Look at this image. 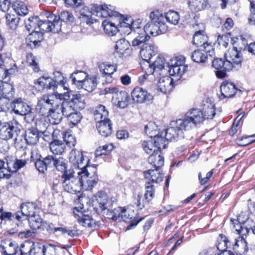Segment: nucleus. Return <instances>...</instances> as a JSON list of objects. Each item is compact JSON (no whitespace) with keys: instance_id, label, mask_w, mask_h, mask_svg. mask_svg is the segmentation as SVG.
Here are the masks:
<instances>
[{"instance_id":"nucleus-1","label":"nucleus","mask_w":255,"mask_h":255,"mask_svg":"<svg viewBox=\"0 0 255 255\" xmlns=\"http://www.w3.org/2000/svg\"><path fill=\"white\" fill-rule=\"evenodd\" d=\"M59 87L63 88L65 91L63 93L56 91L57 106L55 109V114L53 115L55 119L53 122L52 120V125H58L62 120L63 116L67 117L74 112V110L83 109L86 105L84 97L70 90L66 81H62Z\"/></svg>"},{"instance_id":"nucleus-2","label":"nucleus","mask_w":255,"mask_h":255,"mask_svg":"<svg viewBox=\"0 0 255 255\" xmlns=\"http://www.w3.org/2000/svg\"><path fill=\"white\" fill-rule=\"evenodd\" d=\"M206 120L203 112L200 109H192L189 111L183 119H178L171 122V128L169 129L171 135L177 134L180 137H184L186 133L202 124Z\"/></svg>"},{"instance_id":"nucleus-3","label":"nucleus","mask_w":255,"mask_h":255,"mask_svg":"<svg viewBox=\"0 0 255 255\" xmlns=\"http://www.w3.org/2000/svg\"><path fill=\"white\" fill-rule=\"evenodd\" d=\"M150 23L144 26V30H141L139 36L133 39L131 44L133 46L139 45L150 38L149 34L152 36L164 33L167 30V26L164 22V16L159 11L151 12L150 14Z\"/></svg>"},{"instance_id":"nucleus-4","label":"nucleus","mask_w":255,"mask_h":255,"mask_svg":"<svg viewBox=\"0 0 255 255\" xmlns=\"http://www.w3.org/2000/svg\"><path fill=\"white\" fill-rule=\"evenodd\" d=\"M41 17L46 18L42 19L38 16L31 17L25 22V27L27 31H40L58 33L61 30V24L57 20V16L50 12H44Z\"/></svg>"},{"instance_id":"nucleus-5","label":"nucleus","mask_w":255,"mask_h":255,"mask_svg":"<svg viewBox=\"0 0 255 255\" xmlns=\"http://www.w3.org/2000/svg\"><path fill=\"white\" fill-rule=\"evenodd\" d=\"M94 167H90L87 169L79 170L69 169L65 171L62 176L63 186L65 191L70 193H76L81 190V175L89 174L88 172L94 171Z\"/></svg>"},{"instance_id":"nucleus-6","label":"nucleus","mask_w":255,"mask_h":255,"mask_svg":"<svg viewBox=\"0 0 255 255\" xmlns=\"http://www.w3.org/2000/svg\"><path fill=\"white\" fill-rule=\"evenodd\" d=\"M81 17L88 24H92L97 21L94 16L98 17H107L109 15H117L113 6L107 4H94L91 7H83L80 11Z\"/></svg>"},{"instance_id":"nucleus-7","label":"nucleus","mask_w":255,"mask_h":255,"mask_svg":"<svg viewBox=\"0 0 255 255\" xmlns=\"http://www.w3.org/2000/svg\"><path fill=\"white\" fill-rule=\"evenodd\" d=\"M57 98L56 91L54 94H44L38 99L36 106V111L41 116L49 117V122L52 124V120L54 121L53 115L55 114Z\"/></svg>"},{"instance_id":"nucleus-8","label":"nucleus","mask_w":255,"mask_h":255,"mask_svg":"<svg viewBox=\"0 0 255 255\" xmlns=\"http://www.w3.org/2000/svg\"><path fill=\"white\" fill-rule=\"evenodd\" d=\"M153 125L149 124L148 126L145 127V130L146 133L150 137H153V139L152 140L154 145V152L160 151L161 148L164 149L166 148L167 144H168V140H172L176 139H181L184 138L183 137H180L177 134L171 135L169 134V129L171 128V127L167 129H165L162 131L160 133L155 134L156 132V130L151 131Z\"/></svg>"},{"instance_id":"nucleus-9","label":"nucleus","mask_w":255,"mask_h":255,"mask_svg":"<svg viewBox=\"0 0 255 255\" xmlns=\"http://www.w3.org/2000/svg\"><path fill=\"white\" fill-rule=\"evenodd\" d=\"M11 104L14 114L24 116L25 120L28 122L34 120L35 116L31 107L24 102L21 98L14 100Z\"/></svg>"},{"instance_id":"nucleus-10","label":"nucleus","mask_w":255,"mask_h":255,"mask_svg":"<svg viewBox=\"0 0 255 255\" xmlns=\"http://www.w3.org/2000/svg\"><path fill=\"white\" fill-rule=\"evenodd\" d=\"M168 71L171 76L180 79L186 70L187 66L185 64L183 57H177L171 59L168 63Z\"/></svg>"},{"instance_id":"nucleus-11","label":"nucleus","mask_w":255,"mask_h":255,"mask_svg":"<svg viewBox=\"0 0 255 255\" xmlns=\"http://www.w3.org/2000/svg\"><path fill=\"white\" fill-rule=\"evenodd\" d=\"M47 123L40 121L37 125V128H29L25 131V140L28 144H35L39 140V133L41 132L46 135Z\"/></svg>"},{"instance_id":"nucleus-12","label":"nucleus","mask_w":255,"mask_h":255,"mask_svg":"<svg viewBox=\"0 0 255 255\" xmlns=\"http://www.w3.org/2000/svg\"><path fill=\"white\" fill-rule=\"evenodd\" d=\"M241 51L238 49L237 47L233 46L230 48L224 54L225 60L227 61V67L228 68H238L240 67L243 60V57Z\"/></svg>"},{"instance_id":"nucleus-13","label":"nucleus","mask_w":255,"mask_h":255,"mask_svg":"<svg viewBox=\"0 0 255 255\" xmlns=\"http://www.w3.org/2000/svg\"><path fill=\"white\" fill-rule=\"evenodd\" d=\"M69 162L75 167V170H85L89 168L91 166L88 165L87 162L89 160H87L85 162L83 154L81 151L73 149L69 153Z\"/></svg>"},{"instance_id":"nucleus-14","label":"nucleus","mask_w":255,"mask_h":255,"mask_svg":"<svg viewBox=\"0 0 255 255\" xmlns=\"http://www.w3.org/2000/svg\"><path fill=\"white\" fill-rule=\"evenodd\" d=\"M19 125L16 122H11L3 126L0 129V138L7 141L20 133Z\"/></svg>"},{"instance_id":"nucleus-15","label":"nucleus","mask_w":255,"mask_h":255,"mask_svg":"<svg viewBox=\"0 0 255 255\" xmlns=\"http://www.w3.org/2000/svg\"><path fill=\"white\" fill-rule=\"evenodd\" d=\"M57 74L59 75L62 78V79L60 80L59 82L54 80L51 77L42 76L37 80L35 84H38V86L42 89H50L53 88V89H56V90H54V92L56 91L59 92H61L62 89H63V88L59 87V84L62 81H65L63 79V77L60 73L57 72Z\"/></svg>"},{"instance_id":"nucleus-16","label":"nucleus","mask_w":255,"mask_h":255,"mask_svg":"<svg viewBox=\"0 0 255 255\" xmlns=\"http://www.w3.org/2000/svg\"><path fill=\"white\" fill-rule=\"evenodd\" d=\"M45 252L44 246L38 243L26 242L20 247L21 255H40L42 252L44 255Z\"/></svg>"},{"instance_id":"nucleus-17","label":"nucleus","mask_w":255,"mask_h":255,"mask_svg":"<svg viewBox=\"0 0 255 255\" xmlns=\"http://www.w3.org/2000/svg\"><path fill=\"white\" fill-rule=\"evenodd\" d=\"M21 212H18L14 214L15 219L19 221L22 216L31 217L38 214L39 208L33 203H23L20 206Z\"/></svg>"},{"instance_id":"nucleus-18","label":"nucleus","mask_w":255,"mask_h":255,"mask_svg":"<svg viewBox=\"0 0 255 255\" xmlns=\"http://www.w3.org/2000/svg\"><path fill=\"white\" fill-rule=\"evenodd\" d=\"M193 44L206 49L207 52L212 53L213 46L208 42V37L203 30L196 32L193 36Z\"/></svg>"},{"instance_id":"nucleus-19","label":"nucleus","mask_w":255,"mask_h":255,"mask_svg":"<svg viewBox=\"0 0 255 255\" xmlns=\"http://www.w3.org/2000/svg\"><path fill=\"white\" fill-rule=\"evenodd\" d=\"M131 96L133 101L137 103H149L153 99L152 95L139 87L133 89L131 93Z\"/></svg>"},{"instance_id":"nucleus-20","label":"nucleus","mask_w":255,"mask_h":255,"mask_svg":"<svg viewBox=\"0 0 255 255\" xmlns=\"http://www.w3.org/2000/svg\"><path fill=\"white\" fill-rule=\"evenodd\" d=\"M148 39L143 42L139 45L133 46L132 45L133 47H140V55L142 59L145 61L144 62H149L148 60L153 56H154L157 52V49L153 44L146 42Z\"/></svg>"},{"instance_id":"nucleus-21","label":"nucleus","mask_w":255,"mask_h":255,"mask_svg":"<svg viewBox=\"0 0 255 255\" xmlns=\"http://www.w3.org/2000/svg\"><path fill=\"white\" fill-rule=\"evenodd\" d=\"M97 169L95 167L94 171L88 172L89 174H83L81 175V189L90 190L97 184L98 181V178L96 174Z\"/></svg>"},{"instance_id":"nucleus-22","label":"nucleus","mask_w":255,"mask_h":255,"mask_svg":"<svg viewBox=\"0 0 255 255\" xmlns=\"http://www.w3.org/2000/svg\"><path fill=\"white\" fill-rule=\"evenodd\" d=\"M118 14L113 15H109L110 17H115L118 18L119 21L118 24L120 25V30L125 35H128L131 32V25L133 19L130 17H124V16L120 14L116 11Z\"/></svg>"},{"instance_id":"nucleus-23","label":"nucleus","mask_w":255,"mask_h":255,"mask_svg":"<svg viewBox=\"0 0 255 255\" xmlns=\"http://www.w3.org/2000/svg\"><path fill=\"white\" fill-rule=\"evenodd\" d=\"M165 63V61L164 58L157 57L152 64H150L149 62H144L143 65L145 67H142V68L145 69V67H147L146 73L152 75L156 73V75H158V73L164 68Z\"/></svg>"},{"instance_id":"nucleus-24","label":"nucleus","mask_w":255,"mask_h":255,"mask_svg":"<svg viewBox=\"0 0 255 255\" xmlns=\"http://www.w3.org/2000/svg\"><path fill=\"white\" fill-rule=\"evenodd\" d=\"M247 236V235H238L234 242H231L232 249L240 254L246 253L248 251L247 243L245 240Z\"/></svg>"},{"instance_id":"nucleus-25","label":"nucleus","mask_w":255,"mask_h":255,"mask_svg":"<svg viewBox=\"0 0 255 255\" xmlns=\"http://www.w3.org/2000/svg\"><path fill=\"white\" fill-rule=\"evenodd\" d=\"M226 64H227L226 60H223L221 58H216L213 61L212 66L217 70L216 74L218 78H223L225 77L226 76V72L232 70L231 68H228Z\"/></svg>"},{"instance_id":"nucleus-26","label":"nucleus","mask_w":255,"mask_h":255,"mask_svg":"<svg viewBox=\"0 0 255 255\" xmlns=\"http://www.w3.org/2000/svg\"><path fill=\"white\" fill-rule=\"evenodd\" d=\"M220 90L223 98H229L236 94L238 89L234 83L225 81L220 86Z\"/></svg>"},{"instance_id":"nucleus-27","label":"nucleus","mask_w":255,"mask_h":255,"mask_svg":"<svg viewBox=\"0 0 255 255\" xmlns=\"http://www.w3.org/2000/svg\"><path fill=\"white\" fill-rule=\"evenodd\" d=\"M159 168L149 169L144 172V177L147 180L146 183H158L162 182L163 179V175L159 170Z\"/></svg>"},{"instance_id":"nucleus-28","label":"nucleus","mask_w":255,"mask_h":255,"mask_svg":"<svg viewBox=\"0 0 255 255\" xmlns=\"http://www.w3.org/2000/svg\"><path fill=\"white\" fill-rule=\"evenodd\" d=\"M108 201L107 194L103 191L98 192L94 196L93 198L94 205L99 206L102 211L108 208Z\"/></svg>"},{"instance_id":"nucleus-29","label":"nucleus","mask_w":255,"mask_h":255,"mask_svg":"<svg viewBox=\"0 0 255 255\" xmlns=\"http://www.w3.org/2000/svg\"><path fill=\"white\" fill-rule=\"evenodd\" d=\"M43 33L40 31H30L26 38V42L31 48H36L39 46L43 40Z\"/></svg>"},{"instance_id":"nucleus-30","label":"nucleus","mask_w":255,"mask_h":255,"mask_svg":"<svg viewBox=\"0 0 255 255\" xmlns=\"http://www.w3.org/2000/svg\"><path fill=\"white\" fill-rule=\"evenodd\" d=\"M0 251L3 255H15L18 247L17 245L11 241L6 240L2 241L0 245Z\"/></svg>"},{"instance_id":"nucleus-31","label":"nucleus","mask_w":255,"mask_h":255,"mask_svg":"<svg viewBox=\"0 0 255 255\" xmlns=\"http://www.w3.org/2000/svg\"><path fill=\"white\" fill-rule=\"evenodd\" d=\"M97 128L103 136L107 137L112 133V123L110 119L97 122Z\"/></svg>"},{"instance_id":"nucleus-32","label":"nucleus","mask_w":255,"mask_h":255,"mask_svg":"<svg viewBox=\"0 0 255 255\" xmlns=\"http://www.w3.org/2000/svg\"><path fill=\"white\" fill-rule=\"evenodd\" d=\"M213 53V50H212V53H209L207 52L204 48H200L194 51L191 55V58L193 61L196 63H205L208 58V56H212Z\"/></svg>"},{"instance_id":"nucleus-33","label":"nucleus","mask_w":255,"mask_h":255,"mask_svg":"<svg viewBox=\"0 0 255 255\" xmlns=\"http://www.w3.org/2000/svg\"><path fill=\"white\" fill-rule=\"evenodd\" d=\"M157 86L161 92L167 94L173 87V79L168 76L161 77L158 80Z\"/></svg>"},{"instance_id":"nucleus-34","label":"nucleus","mask_w":255,"mask_h":255,"mask_svg":"<svg viewBox=\"0 0 255 255\" xmlns=\"http://www.w3.org/2000/svg\"><path fill=\"white\" fill-rule=\"evenodd\" d=\"M51 161L50 168L55 167L59 171H65L66 170V163L65 160L61 157H57L55 156L49 155Z\"/></svg>"},{"instance_id":"nucleus-35","label":"nucleus","mask_w":255,"mask_h":255,"mask_svg":"<svg viewBox=\"0 0 255 255\" xmlns=\"http://www.w3.org/2000/svg\"><path fill=\"white\" fill-rule=\"evenodd\" d=\"M164 157L162 156L160 151L154 152L148 157V162L155 168H159L164 164Z\"/></svg>"},{"instance_id":"nucleus-36","label":"nucleus","mask_w":255,"mask_h":255,"mask_svg":"<svg viewBox=\"0 0 255 255\" xmlns=\"http://www.w3.org/2000/svg\"><path fill=\"white\" fill-rule=\"evenodd\" d=\"M74 214L75 219L82 226L89 227L92 226V223L90 217L84 215L77 208L74 209Z\"/></svg>"},{"instance_id":"nucleus-37","label":"nucleus","mask_w":255,"mask_h":255,"mask_svg":"<svg viewBox=\"0 0 255 255\" xmlns=\"http://www.w3.org/2000/svg\"><path fill=\"white\" fill-rule=\"evenodd\" d=\"M81 85L79 86L78 89H84L88 92H92L96 88L97 86V78L95 76H92L91 77H89V76H88V77L86 78L84 81H83V83Z\"/></svg>"},{"instance_id":"nucleus-38","label":"nucleus","mask_w":255,"mask_h":255,"mask_svg":"<svg viewBox=\"0 0 255 255\" xmlns=\"http://www.w3.org/2000/svg\"><path fill=\"white\" fill-rule=\"evenodd\" d=\"M191 9L199 11L205 9L209 4L208 0H188Z\"/></svg>"},{"instance_id":"nucleus-39","label":"nucleus","mask_w":255,"mask_h":255,"mask_svg":"<svg viewBox=\"0 0 255 255\" xmlns=\"http://www.w3.org/2000/svg\"><path fill=\"white\" fill-rule=\"evenodd\" d=\"M0 94L2 95V97L6 98L7 99H11L14 96V89L13 86L8 83L2 82L0 83Z\"/></svg>"},{"instance_id":"nucleus-40","label":"nucleus","mask_w":255,"mask_h":255,"mask_svg":"<svg viewBox=\"0 0 255 255\" xmlns=\"http://www.w3.org/2000/svg\"><path fill=\"white\" fill-rule=\"evenodd\" d=\"M12 8L14 12L20 16H25L28 13V8L24 2L20 0L12 2Z\"/></svg>"},{"instance_id":"nucleus-41","label":"nucleus","mask_w":255,"mask_h":255,"mask_svg":"<svg viewBox=\"0 0 255 255\" xmlns=\"http://www.w3.org/2000/svg\"><path fill=\"white\" fill-rule=\"evenodd\" d=\"M109 112L106 107L102 105L96 107L94 112V118L96 122L109 119Z\"/></svg>"},{"instance_id":"nucleus-42","label":"nucleus","mask_w":255,"mask_h":255,"mask_svg":"<svg viewBox=\"0 0 255 255\" xmlns=\"http://www.w3.org/2000/svg\"><path fill=\"white\" fill-rule=\"evenodd\" d=\"M102 25L105 32L110 36L115 35L118 31H120L115 22L107 19L103 21Z\"/></svg>"},{"instance_id":"nucleus-43","label":"nucleus","mask_w":255,"mask_h":255,"mask_svg":"<svg viewBox=\"0 0 255 255\" xmlns=\"http://www.w3.org/2000/svg\"><path fill=\"white\" fill-rule=\"evenodd\" d=\"M202 112L206 119H212L216 114L215 105L214 102H206L203 105V111Z\"/></svg>"},{"instance_id":"nucleus-44","label":"nucleus","mask_w":255,"mask_h":255,"mask_svg":"<svg viewBox=\"0 0 255 255\" xmlns=\"http://www.w3.org/2000/svg\"><path fill=\"white\" fill-rule=\"evenodd\" d=\"M7 165L8 168L12 167V172H16L17 170L24 167L27 163L25 159H15L11 160L10 158L6 156L5 157Z\"/></svg>"},{"instance_id":"nucleus-45","label":"nucleus","mask_w":255,"mask_h":255,"mask_svg":"<svg viewBox=\"0 0 255 255\" xmlns=\"http://www.w3.org/2000/svg\"><path fill=\"white\" fill-rule=\"evenodd\" d=\"M88 74L82 71H77L73 72L70 78L74 84H75L77 88L80 86L86 78L88 77Z\"/></svg>"},{"instance_id":"nucleus-46","label":"nucleus","mask_w":255,"mask_h":255,"mask_svg":"<svg viewBox=\"0 0 255 255\" xmlns=\"http://www.w3.org/2000/svg\"><path fill=\"white\" fill-rule=\"evenodd\" d=\"M51 151L55 154H62L66 151L65 144L60 140H54L50 144Z\"/></svg>"},{"instance_id":"nucleus-47","label":"nucleus","mask_w":255,"mask_h":255,"mask_svg":"<svg viewBox=\"0 0 255 255\" xmlns=\"http://www.w3.org/2000/svg\"><path fill=\"white\" fill-rule=\"evenodd\" d=\"M118 211L120 212L118 217H121L124 222L130 223L134 217L133 211L130 209L118 207Z\"/></svg>"},{"instance_id":"nucleus-48","label":"nucleus","mask_w":255,"mask_h":255,"mask_svg":"<svg viewBox=\"0 0 255 255\" xmlns=\"http://www.w3.org/2000/svg\"><path fill=\"white\" fill-rule=\"evenodd\" d=\"M217 248L219 251H225L231 247V242L228 238L223 234H220L218 238Z\"/></svg>"},{"instance_id":"nucleus-49","label":"nucleus","mask_w":255,"mask_h":255,"mask_svg":"<svg viewBox=\"0 0 255 255\" xmlns=\"http://www.w3.org/2000/svg\"><path fill=\"white\" fill-rule=\"evenodd\" d=\"M17 228L10 229L7 231L9 234H13L16 233H18V237L21 239L27 238L33 236L34 232L30 230L23 231L21 229L22 225L17 224Z\"/></svg>"},{"instance_id":"nucleus-50","label":"nucleus","mask_w":255,"mask_h":255,"mask_svg":"<svg viewBox=\"0 0 255 255\" xmlns=\"http://www.w3.org/2000/svg\"><path fill=\"white\" fill-rule=\"evenodd\" d=\"M117 106L121 108H125L128 105V96L126 91H120L116 96Z\"/></svg>"},{"instance_id":"nucleus-51","label":"nucleus","mask_w":255,"mask_h":255,"mask_svg":"<svg viewBox=\"0 0 255 255\" xmlns=\"http://www.w3.org/2000/svg\"><path fill=\"white\" fill-rule=\"evenodd\" d=\"M49 155L46 156L43 160H37L35 162L36 169L41 173H44L48 168H50V160Z\"/></svg>"},{"instance_id":"nucleus-52","label":"nucleus","mask_w":255,"mask_h":255,"mask_svg":"<svg viewBox=\"0 0 255 255\" xmlns=\"http://www.w3.org/2000/svg\"><path fill=\"white\" fill-rule=\"evenodd\" d=\"M130 46V43L128 40L125 38H122L117 41L115 49L117 52L124 54L128 50Z\"/></svg>"},{"instance_id":"nucleus-53","label":"nucleus","mask_w":255,"mask_h":255,"mask_svg":"<svg viewBox=\"0 0 255 255\" xmlns=\"http://www.w3.org/2000/svg\"><path fill=\"white\" fill-rule=\"evenodd\" d=\"M164 17L168 23L173 25L177 24L180 19L178 13L174 10H169L167 12Z\"/></svg>"},{"instance_id":"nucleus-54","label":"nucleus","mask_w":255,"mask_h":255,"mask_svg":"<svg viewBox=\"0 0 255 255\" xmlns=\"http://www.w3.org/2000/svg\"><path fill=\"white\" fill-rule=\"evenodd\" d=\"M231 221L232 222L233 225H234V228H235L237 234L238 235H247L250 229L244 225H241L239 223H238L237 221L235 220L231 219Z\"/></svg>"},{"instance_id":"nucleus-55","label":"nucleus","mask_w":255,"mask_h":255,"mask_svg":"<svg viewBox=\"0 0 255 255\" xmlns=\"http://www.w3.org/2000/svg\"><path fill=\"white\" fill-rule=\"evenodd\" d=\"M99 67L101 73L104 75L113 74L116 71V66L108 63H102Z\"/></svg>"},{"instance_id":"nucleus-56","label":"nucleus","mask_w":255,"mask_h":255,"mask_svg":"<svg viewBox=\"0 0 255 255\" xmlns=\"http://www.w3.org/2000/svg\"><path fill=\"white\" fill-rule=\"evenodd\" d=\"M57 16V20L59 21L62 25V21L65 22H72L74 20V17L73 15L69 11H62L59 16Z\"/></svg>"},{"instance_id":"nucleus-57","label":"nucleus","mask_w":255,"mask_h":255,"mask_svg":"<svg viewBox=\"0 0 255 255\" xmlns=\"http://www.w3.org/2000/svg\"><path fill=\"white\" fill-rule=\"evenodd\" d=\"M114 148L112 144H105L102 146H99L95 151L96 157H99L102 155H106L111 152Z\"/></svg>"},{"instance_id":"nucleus-58","label":"nucleus","mask_w":255,"mask_h":255,"mask_svg":"<svg viewBox=\"0 0 255 255\" xmlns=\"http://www.w3.org/2000/svg\"><path fill=\"white\" fill-rule=\"evenodd\" d=\"M28 221L31 228L33 230L38 229L41 226L42 219L38 214L33 216V217H30Z\"/></svg>"},{"instance_id":"nucleus-59","label":"nucleus","mask_w":255,"mask_h":255,"mask_svg":"<svg viewBox=\"0 0 255 255\" xmlns=\"http://www.w3.org/2000/svg\"><path fill=\"white\" fill-rule=\"evenodd\" d=\"M6 21L7 25L11 29H15L18 24L19 19L14 15L7 13L5 16Z\"/></svg>"},{"instance_id":"nucleus-60","label":"nucleus","mask_w":255,"mask_h":255,"mask_svg":"<svg viewBox=\"0 0 255 255\" xmlns=\"http://www.w3.org/2000/svg\"><path fill=\"white\" fill-rule=\"evenodd\" d=\"M254 135L246 137H238L236 139V143L240 146H245L255 141Z\"/></svg>"},{"instance_id":"nucleus-61","label":"nucleus","mask_w":255,"mask_h":255,"mask_svg":"<svg viewBox=\"0 0 255 255\" xmlns=\"http://www.w3.org/2000/svg\"><path fill=\"white\" fill-rule=\"evenodd\" d=\"M154 194V190L153 185L149 182L146 183L145 185V193L144 194L145 199L147 202H149L153 198Z\"/></svg>"},{"instance_id":"nucleus-62","label":"nucleus","mask_w":255,"mask_h":255,"mask_svg":"<svg viewBox=\"0 0 255 255\" xmlns=\"http://www.w3.org/2000/svg\"><path fill=\"white\" fill-rule=\"evenodd\" d=\"M142 20L140 19H137L134 21L133 20L132 22L131 26V31L133 30V33L135 35V38L140 35V33H141V30H144V27L143 29L141 28Z\"/></svg>"},{"instance_id":"nucleus-63","label":"nucleus","mask_w":255,"mask_h":255,"mask_svg":"<svg viewBox=\"0 0 255 255\" xmlns=\"http://www.w3.org/2000/svg\"><path fill=\"white\" fill-rule=\"evenodd\" d=\"M14 141V146L18 149H23L26 148V142L25 137L23 138L22 135L18 133L13 138Z\"/></svg>"},{"instance_id":"nucleus-64","label":"nucleus","mask_w":255,"mask_h":255,"mask_svg":"<svg viewBox=\"0 0 255 255\" xmlns=\"http://www.w3.org/2000/svg\"><path fill=\"white\" fill-rule=\"evenodd\" d=\"M68 120L73 125H75L77 124L82 119V115L80 113L77 112V110H74V112L70 114L69 116L66 117Z\"/></svg>"}]
</instances>
